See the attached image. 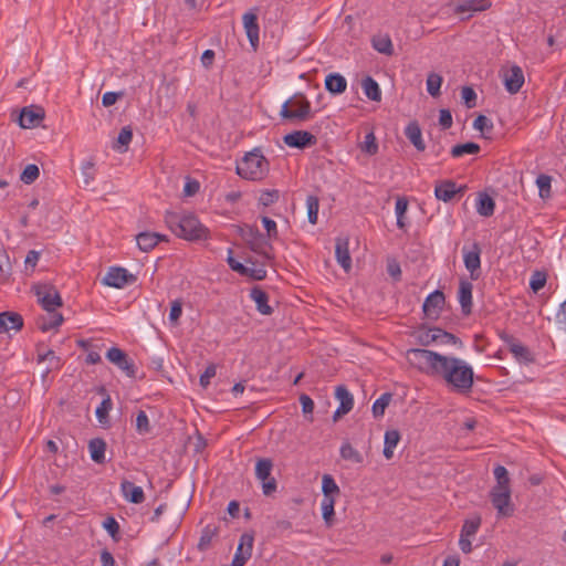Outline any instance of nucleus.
Listing matches in <instances>:
<instances>
[{
  "label": "nucleus",
  "mask_w": 566,
  "mask_h": 566,
  "mask_svg": "<svg viewBox=\"0 0 566 566\" xmlns=\"http://www.w3.org/2000/svg\"><path fill=\"white\" fill-rule=\"evenodd\" d=\"M437 377L443 379L447 387L458 394H469L474 384L473 368L454 356H443Z\"/></svg>",
  "instance_id": "nucleus-1"
},
{
  "label": "nucleus",
  "mask_w": 566,
  "mask_h": 566,
  "mask_svg": "<svg viewBox=\"0 0 566 566\" xmlns=\"http://www.w3.org/2000/svg\"><path fill=\"white\" fill-rule=\"evenodd\" d=\"M165 221L169 229L180 238L190 241L207 238L208 230L192 214L167 212Z\"/></svg>",
  "instance_id": "nucleus-2"
},
{
  "label": "nucleus",
  "mask_w": 566,
  "mask_h": 566,
  "mask_svg": "<svg viewBox=\"0 0 566 566\" xmlns=\"http://www.w3.org/2000/svg\"><path fill=\"white\" fill-rule=\"evenodd\" d=\"M269 171V161L258 148L245 154L237 165V174L247 180H262Z\"/></svg>",
  "instance_id": "nucleus-3"
},
{
  "label": "nucleus",
  "mask_w": 566,
  "mask_h": 566,
  "mask_svg": "<svg viewBox=\"0 0 566 566\" xmlns=\"http://www.w3.org/2000/svg\"><path fill=\"white\" fill-rule=\"evenodd\" d=\"M443 356L423 348H410L406 352V359L411 367L433 377H437Z\"/></svg>",
  "instance_id": "nucleus-4"
},
{
  "label": "nucleus",
  "mask_w": 566,
  "mask_h": 566,
  "mask_svg": "<svg viewBox=\"0 0 566 566\" xmlns=\"http://www.w3.org/2000/svg\"><path fill=\"white\" fill-rule=\"evenodd\" d=\"M280 116L284 119L305 122L313 117L311 103L303 93H295L281 107Z\"/></svg>",
  "instance_id": "nucleus-5"
},
{
  "label": "nucleus",
  "mask_w": 566,
  "mask_h": 566,
  "mask_svg": "<svg viewBox=\"0 0 566 566\" xmlns=\"http://www.w3.org/2000/svg\"><path fill=\"white\" fill-rule=\"evenodd\" d=\"M240 235L253 252L260 254L268 261L274 259L272 244L258 228L244 226L240 228Z\"/></svg>",
  "instance_id": "nucleus-6"
},
{
  "label": "nucleus",
  "mask_w": 566,
  "mask_h": 566,
  "mask_svg": "<svg viewBox=\"0 0 566 566\" xmlns=\"http://www.w3.org/2000/svg\"><path fill=\"white\" fill-rule=\"evenodd\" d=\"M273 461L269 458L258 459L255 464V476L262 483V492L265 496L272 495L277 488L276 480L271 475Z\"/></svg>",
  "instance_id": "nucleus-7"
},
{
  "label": "nucleus",
  "mask_w": 566,
  "mask_h": 566,
  "mask_svg": "<svg viewBox=\"0 0 566 566\" xmlns=\"http://www.w3.org/2000/svg\"><path fill=\"white\" fill-rule=\"evenodd\" d=\"M416 338L421 346H430L433 343L453 345L460 343L457 336L438 327L419 331Z\"/></svg>",
  "instance_id": "nucleus-8"
},
{
  "label": "nucleus",
  "mask_w": 566,
  "mask_h": 566,
  "mask_svg": "<svg viewBox=\"0 0 566 566\" xmlns=\"http://www.w3.org/2000/svg\"><path fill=\"white\" fill-rule=\"evenodd\" d=\"M490 499L499 516L509 517L514 513L511 501V489L492 488Z\"/></svg>",
  "instance_id": "nucleus-9"
},
{
  "label": "nucleus",
  "mask_w": 566,
  "mask_h": 566,
  "mask_svg": "<svg viewBox=\"0 0 566 566\" xmlns=\"http://www.w3.org/2000/svg\"><path fill=\"white\" fill-rule=\"evenodd\" d=\"M38 301L46 312H53L56 307L62 306V298L57 290L49 284H42L34 287Z\"/></svg>",
  "instance_id": "nucleus-10"
},
{
  "label": "nucleus",
  "mask_w": 566,
  "mask_h": 566,
  "mask_svg": "<svg viewBox=\"0 0 566 566\" xmlns=\"http://www.w3.org/2000/svg\"><path fill=\"white\" fill-rule=\"evenodd\" d=\"M106 358L120 369L127 377H136V366L134 360L118 347H112L106 353Z\"/></svg>",
  "instance_id": "nucleus-11"
},
{
  "label": "nucleus",
  "mask_w": 566,
  "mask_h": 566,
  "mask_svg": "<svg viewBox=\"0 0 566 566\" xmlns=\"http://www.w3.org/2000/svg\"><path fill=\"white\" fill-rule=\"evenodd\" d=\"M491 7L490 0H459L453 12L461 15L462 20H469L476 12H482Z\"/></svg>",
  "instance_id": "nucleus-12"
},
{
  "label": "nucleus",
  "mask_w": 566,
  "mask_h": 566,
  "mask_svg": "<svg viewBox=\"0 0 566 566\" xmlns=\"http://www.w3.org/2000/svg\"><path fill=\"white\" fill-rule=\"evenodd\" d=\"M136 281V276L128 273V271L124 268L119 266H112L106 272L105 276L103 277L102 282L103 284L116 289H122L126 284H132Z\"/></svg>",
  "instance_id": "nucleus-13"
},
{
  "label": "nucleus",
  "mask_w": 566,
  "mask_h": 566,
  "mask_svg": "<svg viewBox=\"0 0 566 566\" xmlns=\"http://www.w3.org/2000/svg\"><path fill=\"white\" fill-rule=\"evenodd\" d=\"M258 8H253L250 11L245 12L242 17L243 27L249 39V42L253 49L256 51L259 48V32L260 27L258 23Z\"/></svg>",
  "instance_id": "nucleus-14"
},
{
  "label": "nucleus",
  "mask_w": 566,
  "mask_h": 566,
  "mask_svg": "<svg viewBox=\"0 0 566 566\" xmlns=\"http://www.w3.org/2000/svg\"><path fill=\"white\" fill-rule=\"evenodd\" d=\"M462 252H463L464 265H465V269L470 272V277L472 280H478L479 271L481 268V259H480L481 248H480L479 243L474 242L472 244L471 249H468L467 247H464L462 249Z\"/></svg>",
  "instance_id": "nucleus-15"
},
{
  "label": "nucleus",
  "mask_w": 566,
  "mask_h": 566,
  "mask_svg": "<svg viewBox=\"0 0 566 566\" xmlns=\"http://www.w3.org/2000/svg\"><path fill=\"white\" fill-rule=\"evenodd\" d=\"M500 337L509 346L510 352L518 361L527 364L534 360L530 349L521 344L514 336L502 333Z\"/></svg>",
  "instance_id": "nucleus-16"
},
{
  "label": "nucleus",
  "mask_w": 566,
  "mask_h": 566,
  "mask_svg": "<svg viewBox=\"0 0 566 566\" xmlns=\"http://www.w3.org/2000/svg\"><path fill=\"white\" fill-rule=\"evenodd\" d=\"M444 305V294L436 290L430 293L423 302L422 310L424 315L430 319H437Z\"/></svg>",
  "instance_id": "nucleus-17"
},
{
  "label": "nucleus",
  "mask_w": 566,
  "mask_h": 566,
  "mask_svg": "<svg viewBox=\"0 0 566 566\" xmlns=\"http://www.w3.org/2000/svg\"><path fill=\"white\" fill-rule=\"evenodd\" d=\"M45 113L42 107L30 106L23 107L19 116V125L22 128H33L41 124L44 119Z\"/></svg>",
  "instance_id": "nucleus-18"
},
{
  "label": "nucleus",
  "mask_w": 566,
  "mask_h": 566,
  "mask_svg": "<svg viewBox=\"0 0 566 566\" xmlns=\"http://www.w3.org/2000/svg\"><path fill=\"white\" fill-rule=\"evenodd\" d=\"M253 535L244 533L240 537V543L232 559V566H244L252 555Z\"/></svg>",
  "instance_id": "nucleus-19"
},
{
  "label": "nucleus",
  "mask_w": 566,
  "mask_h": 566,
  "mask_svg": "<svg viewBox=\"0 0 566 566\" xmlns=\"http://www.w3.org/2000/svg\"><path fill=\"white\" fill-rule=\"evenodd\" d=\"M284 143L289 147L293 148H305L316 144V137L306 130H295L286 134L283 138Z\"/></svg>",
  "instance_id": "nucleus-20"
},
{
  "label": "nucleus",
  "mask_w": 566,
  "mask_h": 566,
  "mask_svg": "<svg viewBox=\"0 0 566 566\" xmlns=\"http://www.w3.org/2000/svg\"><path fill=\"white\" fill-rule=\"evenodd\" d=\"M23 327V318L15 312L0 313V334L9 333L10 331L19 332Z\"/></svg>",
  "instance_id": "nucleus-21"
},
{
  "label": "nucleus",
  "mask_w": 566,
  "mask_h": 566,
  "mask_svg": "<svg viewBox=\"0 0 566 566\" xmlns=\"http://www.w3.org/2000/svg\"><path fill=\"white\" fill-rule=\"evenodd\" d=\"M335 397L339 400V407L334 413V420L338 417L348 413L354 406V399L352 394L343 385L337 386L335 390Z\"/></svg>",
  "instance_id": "nucleus-22"
},
{
  "label": "nucleus",
  "mask_w": 566,
  "mask_h": 566,
  "mask_svg": "<svg viewBox=\"0 0 566 566\" xmlns=\"http://www.w3.org/2000/svg\"><path fill=\"white\" fill-rule=\"evenodd\" d=\"M349 241L347 238H337L335 244V256L345 272L352 269V258L349 254Z\"/></svg>",
  "instance_id": "nucleus-23"
},
{
  "label": "nucleus",
  "mask_w": 566,
  "mask_h": 566,
  "mask_svg": "<svg viewBox=\"0 0 566 566\" xmlns=\"http://www.w3.org/2000/svg\"><path fill=\"white\" fill-rule=\"evenodd\" d=\"M523 83L524 74L522 69L517 65L512 66L504 77L505 88L511 94H516L521 90Z\"/></svg>",
  "instance_id": "nucleus-24"
},
{
  "label": "nucleus",
  "mask_w": 566,
  "mask_h": 566,
  "mask_svg": "<svg viewBox=\"0 0 566 566\" xmlns=\"http://www.w3.org/2000/svg\"><path fill=\"white\" fill-rule=\"evenodd\" d=\"M120 491L125 500L134 504H140L145 501V494L140 486L135 485L128 480H123Z\"/></svg>",
  "instance_id": "nucleus-25"
},
{
  "label": "nucleus",
  "mask_w": 566,
  "mask_h": 566,
  "mask_svg": "<svg viewBox=\"0 0 566 566\" xmlns=\"http://www.w3.org/2000/svg\"><path fill=\"white\" fill-rule=\"evenodd\" d=\"M166 240V235L156 232H140L136 237L137 245L143 252L153 250L160 241Z\"/></svg>",
  "instance_id": "nucleus-26"
},
{
  "label": "nucleus",
  "mask_w": 566,
  "mask_h": 566,
  "mask_svg": "<svg viewBox=\"0 0 566 566\" xmlns=\"http://www.w3.org/2000/svg\"><path fill=\"white\" fill-rule=\"evenodd\" d=\"M472 290L473 285L467 280H461L459 284V303L463 314L469 315L472 310Z\"/></svg>",
  "instance_id": "nucleus-27"
},
{
  "label": "nucleus",
  "mask_w": 566,
  "mask_h": 566,
  "mask_svg": "<svg viewBox=\"0 0 566 566\" xmlns=\"http://www.w3.org/2000/svg\"><path fill=\"white\" fill-rule=\"evenodd\" d=\"M250 297L255 302L259 313L262 315H271L273 313V308L269 305V295L260 286L251 289Z\"/></svg>",
  "instance_id": "nucleus-28"
},
{
  "label": "nucleus",
  "mask_w": 566,
  "mask_h": 566,
  "mask_svg": "<svg viewBox=\"0 0 566 566\" xmlns=\"http://www.w3.org/2000/svg\"><path fill=\"white\" fill-rule=\"evenodd\" d=\"M405 136L418 151H423L426 149V144L422 139V133L418 122L412 120L407 125L405 128Z\"/></svg>",
  "instance_id": "nucleus-29"
},
{
  "label": "nucleus",
  "mask_w": 566,
  "mask_h": 566,
  "mask_svg": "<svg viewBox=\"0 0 566 566\" xmlns=\"http://www.w3.org/2000/svg\"><path fill=\"white\" fill-rule=\"evenodd\" d=\"M347 81L338 73H331L325 78V88L332 94H342L346 91Z\"/></svg>",
  "instance_id": "nucleus-30"
},
{
  "label": "nucleus",
  "mask_w": 566,
  "mask_h": 566,
  "mask_svg": "<svg viewBox=\"0 0 566 566\" xmlns=\"http://www.w3.org/2000/svg\"><path fill=\"white\" fill-rule=\"evenodd\" d=\"M91 459L98 464L105 462L106 442L101 438H94L88 442Z\"/></svg>",
  "instance_id": "nucleus-31"
},
{
  "label": "nucleus",
  "mask_w": 566,
  "mask_h": 566,
  "mask_svg": "<svg viewBox=\"0 0 566 566\" xmlns=\"http://www.w3.org/2000/svg\"><path fill=\"white\" fill-rule=\"evenodd\" d=\"M495 210V201L485 192H480L476 201V211L482 217L493 216Z\"/></svg>",
  "instance_id": "nucleus-32"
},
{
  "label": "nucleus",
  "mask_w": 566,
  "mask_h": 566,
  "mask_svg": "<svg viewBox=\"0 0 566 566\" xmlns=\"http://www.w3.org/2000/svg\"><path fill=\"white\" fill-rule=\"evenodd\" d=\"M457 193L455 182L452 180H444L436 186L434 195L437 199L444 202L450 201Z\"/></svg>",
  "instance_id": "nucleus-33"
},
{
  "label": "nucleus",
  "mask_w": 566,
  "mask_h": 566,
  "mask_svg": "<svg viewBox=\"0 0 566 566\" xmlns=\"http://www.w3.org/2000/svg\"><path fill=\"white\" fill-rule=\"evenodd\" d=\"M371 44L373 48L381 54L389 56L394 54V45L388 34L374 35L371 39Z\"/></svg>",
  "instance_id": "nucleus-34"
},
{
  "label": "nucleus",
  "mask_w": 566,
  "mask_h": 566,
  "mask_svg": "<svg viewBox=\"0 0 566 566\" xmlns=\"http://www.w3.org/2000/svg\"><path fill=\"white\" fill-rule=\"evenodd\" d=\"M400 441V433L398 430H387L385 432V440H384V457L387 460H390L394 457V449L397 447L398 442Z\"/></svg>",
  "instance_id": "nucleus-35"
},
{
  "label": "nucleus",
  "mask_w": 566,
  "mask_h": 566,
  "mask_svg": "<svg viewBox=\"0 0 566 566\" xmlns=\"http://www.w3.org/2000/svg\"><path fill=\"white\" fill-rule=\"evenodd\" d=\"M48 313V317H41L38 321V326L43 332H48L50 329L59 327L64 319L61 313H57L55 311Z\"/></svg>",
  "instance_id": "nucleus-36"
},
{
  "label": "nucleus",
  "mask_w": 566,
  "mask_h": 566,
  "mask_svg": "<svg viewBox=\"0 0 566 566\" xmlns=\"http://www.w3.org/2000/svg\"><path fill=\"white\" fill-rule=\"evenodd\" d=\"M361 86L365 95L375 102H379L381 99V92L378 83L370 76H367L363 80Z\"/></svg>",
  "instance_id": "nucleus-37"
},
{
  "label": "nucleus",
  "mask_w": 566,
  "mask_h": 566,
  "mask_svg": "<svg viewBox=\"0 0 566 566\" xmlns=\"http://www.w3.org/2000/svg\"><path fill=\"white\" fill-rule=\"evenodd\" d=\"M323 499H335L339 494V488L332 475L324 474L322 479Z\"/></svg>",
  "instance_id": "nucleus-38"
},
{
  "label": "nucleus",
  "mask_w": 566,
  "mask_h": 566,
  "mask_svg": "<svg viewBox=\"0 0 566 566\" xmlns=\"http://www.w3.org/2000/svg\"><path fill=\"white\" fill-rule=\"evenodd\" d=\"M480 151V146L475 143L469 142L465 144H459L451 148V156L454 158L462 157L464 155H475Z\"/></svg>",
  "instance_id": "nucleus-39"
},
{
  "label": "nucleus",
  "mask_w": 566,
  "mask_h": 566,
  "mask_svg": "<svg viewBox=\"0 0 566 566\" xmlns=\"http://www.w3.org/2000/svg\"><path fill=\"white\" fill-rule=\"evenodd\" d=\"M45 360H49V366L46 367L44 375L49 374L52 369L60 368V357H57L53 350L49 349L46 352H40V349H38V361L43 363Z\"/></svg>",
  "instance_id": "nucleus-40"
},
{
  "label": "nucleus",
  "mask_w": 566,
  "mask_h": 566,
  "mask_svg": "<svg viewBox=\"0 0 566 566\" xmlns=\"http://www.w3.org/2000/svg\"><path fill=\"white\" fill-rule=\"evenodd\" d=\"M133 139V130L129 126H125L120 129L116 143L113 145L114 149L124 153L127 150L129 143Z\"/></svg>",
  "instance_id": "nucleus-41"
},
{
  "label": "nucleus",
  "mask_w": 566,
  "mask_h": 566,
  "mask_svg": "<svg viewBox=\"0 0 566 566\" xmlns=\"http://www.w3.org/2000/svg\"><path fill=\"white\" fill-rule=\"evenodd\" d=\"M481 522H482V520H481V516H479V515H476L472 518L465 520L462 525V528H461L462 537L474 536L481 526Z\"/></svg>",
  "instance_id": "nucleus-42"
},
{
  "label": "nucleus",
  "mask_w": 566,
  "mask_h": 566,
  "mask_svg": "<svg viewBox=\"0 0 566 566\" xmlns=\"http://www.w3.org/2000/svg\"><path fill=\"white\" fill-rule=\"evenodd\" d=\"M392 395L390 392L382 394L373 405V415L375 418L384 416L386 408L391 401Z\"/></svg>",
  "instance_id": "nucleus-43"
},
{
  "label": "nucleus",
  "mask_w": 566,
  "mask_h": 566,
  "mask_svg": "<svg viewBox=\"0 0 566 566\" xmlns=\"http://www.w3.org/2000/svg\"><path fill=\"white\" fill-rule=\"evenodd\" d=\"M339 452L344 460L352 461L354 463L363 462V455L348 442L342 444Z\"/></svg>",
  "instance_id": "nucleus-44"
},
{
  "label": "nucleus",
  "mask_w": 566,
  "mask_h": 566,
  "mask_svg": "<svg viewBox=\"0 0 566 566\" xmlns=\"http://www.w3.org/2000/svg\"><path fill=\"white\" fill-rule=\"evenodd\" d=\"M306 208H307V218L308 222L312 224L317 223L318 218V209H319V200L316 196H308L306 198Z\"/></svg>",
  "instance_id": "nucleus-45"
},
{
  "label": "nucleus",
  "mask_w": 566,
  "mask_h": 566,
  "mask_svg": "<svg viewBox=\"0 0 566 566\" xmlns=\"http://www.w3.org/2000/svg\"><path fill=\"white\" fill-rule=\"evenodd\" d=\"M494 478L496 480V484L493 488L500 489H511L510 486V475L509 471L503 465H496L494 468Z\"/></svg>",
  "instance_id": "nucleus-46"
},
{
  "label": "nucleus",
  "mask_w": 566,
  "mask_h": 566,
  "mask_svg": "<svg viewBox=\"0 0 566 566\" xmlns=\"http://www.w3.org/2000/svg\"><path fill=\"white\" fill-rule=\"evenodd\" d=\"M216 533H217L216 527H211L210 525L206 526L202 530L201 536H200L199 543H198V549L200 552H205L210 547L212 538L214 537Z\"/></svg>",
  "instance_id": "nucleus-47"
},
{
  "label": "nucleus",
  "mask_w": 566,
  "mask_h": 566,
  "mask_svg": "<svg viewBox=\"0 0 566 566\" xmlns=\"http://www.w3.org/2000/svg\"><path fill=\"white\" fill-rule=\"evenodd\" d=\"M442 76L437 73H430L427 77V91L428 93L437 97L440 95V87L442 84Z\"/></svg>",
  "instance_id": "nucleus-48"
},
{
  "label": "nucleus",
  "mask_w": 566,
  "mask_h": 566,
  "mask_svg": "<svg viewBox=\"0 0 566 566\" xmlns=\"http://www.w3.org/2000/svg\"><path fill=\"white\" fill-rule=\"evenodd\" d=\"M247 262L252 264V266H247V272L240 273L241 275L249 276L256 281H261L266 277V270L263 265L255 266V262L252 261L251 259H248Z\"/></svg>",
  "instance_id": "nucleus-49"
},
{
  "label": "nucleus",
  "mask_w": 566,
  "mask_h": 566,
  "mask_svg": "<svg viewBox=\"0 0 566 566\" xmlns=\"http://www.w3.org/2000/svg\"><path fill=\"white\" fill-rule=\"evenodd\" d=\"M335 505V499H323L322 500V513L323 518L327 526H331L333 524V517L335 515L334 511Z\"/></svg>",
  "instance_id": "nucleus-50"
},
{
  "label": "nucleus",
  "mask_w": 566,
  "mask_h": 566,
  "mask_svg": "<svg viewBox=\"0 0 566 566\" xmlns=\"http://www.w3.org/2000/svg\"><path fill=\"white\" fill-rule=\"evenodd\" d=\"M112 399L107 395L106 398L103 399L101 405L96 409V417L101 423L107 422L108 412L112 409Z\"/></svg>",
  "instance_id": "nucleus-51"
},
{
  "label": "nucleus",
  "mask_w": 566,
  "mask_h": 566,
  "mask_svg": "<svg viewBox=\"0 0 566 566\" xmlns=\"http://www.w3.org/2000/svg\"><path fill=\"white\" fill-rule=\"evenodd\" d=\"M39 175V167L34 164H30L23 169L20 178L24 184L31 185L38 179Z\"/></svg>",
  "instance_id": "nucleus-52"
},
{
  "label": "nucleus",
  "mask_w": 566,
  "mask_h": 566,
  "mask_svg": "<svg viewBox=\"0 0 566 566\" xmlns=\"http://www.w3.org/2000/svg\"><path fill=\"white\" fill-rule=\"evenodd\" d=\"M473 128L480 130L484 137L493 128L492 122L484 115H479L473 122Z\"/></svg>",
  "instance_id": "nucleus-53"
},
{
  "label": "nucleus",
  "mask_w": 566,
  "mask_h": 566,
  "mask_svg": "<svg viewBox=\"0 0 566 566\" xmlns=\"http://www.w3.org/2000/svg\"><path fill=\"white\" fill-rule=\"evenodd\" d=\"M551 177L547 175H539L536 179L537 187L539 189L541 198H548L551 195Z\"/></svg>",
  "instance_id": "nucleus-54"
},
{
  "label": "nucleus",
  "mask_w": 566,
  "mask_h": 566,
  "mask_svg": "<svg viewBox=\"0 0 566 566\" xmlns=\"http://www.w3.org/2000/svg\"><path fill=\"white\" fill-rule=\"evenodd\" d=\"M261 220L266 230V240H276L279 237L276 222L269 217H262Z\"/></svg>",
  "instance_id": "nucleus-55"
},
{
  "label": "nucleus",
  "mask_w": 566,
  "mask_h": 566,
  "mask_svg": "<svg viewBox=\"0 0 566 566\" xmlns=\"http://www.w3.org/2000/svg\"><path fill=\"white\" fill-rule=\"evenodd\" d=\"M461 97L468 108H473L476 105V93L470 86H463L461 90Z\"/></svg>",
  "instance_id": "nucleus-56"
},
{
  "label": "nucleus",
  "mask_w": 566,
  "mask_h": 566,
  "mask_svg": "<svg viewBox=\"0 0 566 566\" xmlns=\"http://www.w3.org/2000/svg\"><path fill=\"white\" fill-rule=\"evenodd\" d=\"M136 430L140 434L148 433L150 431V424L148 417L145 411L140 410L136 417Z\"/></svg>",
  "instance_id": "nucleus-57"
},
{
  "label": "nucleus",
  "mask_w": 566,
  "mask_h": 566,
  "mask_svg": "<svg viewBox=\"0 0 566 566\" xmlns=\"http://www.w3.org/2000/svg\"><path fill=\"white\" fill-rule=\"evenodd\" d=\"M546 284V274L539 271H536L530 281L531 289L536 293L542 290Z\"/></svg>",
  "instance_id": "nucleus-58"
},
{
  "label": "nucleus",
  "mask_w": 566,
  "mask_h": 566,
  "mask_svg": "<svg viewBox=\"0 0 566 566\" xmlns=\"http://www.w3.org/2000/svg\"><path fill=\"white\" fill-rule=\"evenodd\" d=\"M10 261L8 254L0 250V282H3L10 274Z\"/></svg>",
  "instance_id": "nucleus-59"
},
{
  "label": "nucleus",
  "mask_w": 566,
  "mask_h": 566,
  "mask_svg": "<svg viewBox=\"0 0 566 566\" xmlns=\"http://www.w3.org/2000/svg\"><path fill=\"white\" fill-rule=\"evenodd\" d=\"M279 199L277 190H264L261 192L259 202L264 207L273 205Z\"/></svg>",
  "instance_id": "nucleus-60"
},
{
  "label": "nucleus",
  "mask_w": 566,
  "mask_h": 566,
  "mask_svg": "<svg viewBox=\"0 0 566 566\" xmlns=\"http://www.w3.org/2000/svg\"><path fill=\"white\" fill-rule=\"evenodd\" d=\"M361 149L369 155H375L378 151L376 137L373 133H369L365 136V142L361 146Z\"/></svg>",
  "instance_id": "nucleus-61"
},
{
  "label": "nucleus",
  "mask_w": 566,
  "mask_h": 566,
  "mask_svg": "<svg viewBox=\"0 0 566 566\" xmlns=\"http://www.w3.org/2000/svg\"><path fill=\"white\" fill-rule=\"evenodd\" d=\"M182 314V303L180 300H176L171 303L169 319L172 324H177L178 319Z\"/></svg>",
  "instance_id": "nucleus-62"
},
{
  "label": "nucleus",
  "mask_w": 566,
  "mask_h": 566,
  "mask_svg": "<svg viewBox=\"0 0 566 566\" xmlns=\"http://www.w3.org/2000/svg\"><path fill=\"white\" fill-rule=\"evenodd\" d=\"M103 527L109 533V535L113 538H116V535L119 533V524L113 516H108L103 522Z\"/></svg>",
  "instance_id": "nucleus-63"
},
{
  "label": "nucleus",
  "mask_w": 566,
  "mask_h": 566,
  "mask_svg": "<svg viewBox=\"0 0 566 566\" xmlns=\"http://www.w3.org/2000/svg\"><path fill=\"white\" fill-rule=\"evenodd\" d=\"M216 373H217L216 365H213V364L209 365L206 368V370L203 371V374H201V376H200V379H199L200 385L203 388H207L208 385L210 384V379L216 376Z\"/></svg>",
  "instance_id": "nucleus-64"
}]
</instances>
